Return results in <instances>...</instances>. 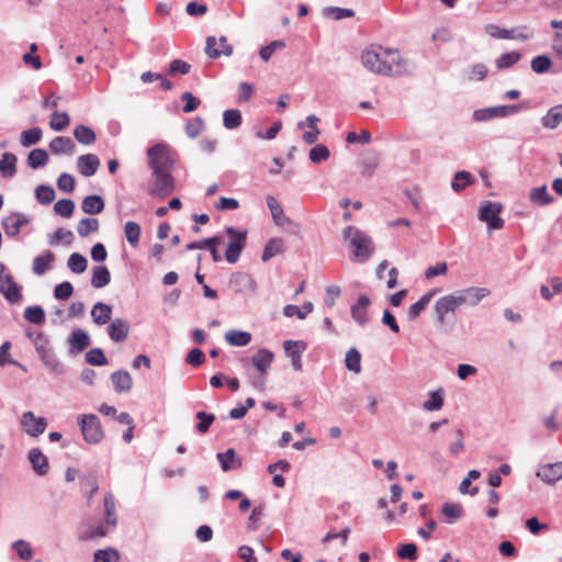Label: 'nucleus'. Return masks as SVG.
<instances>
[{
	"label": "nucleus",
	"mask_w": 562,
	"mask_h": 562,
	"mask_svg": "<svg viewBox=\"0 0 562 562\" xmlns=\"http://www.w3.org/2000/svg\"><path fill=\"white\" fill-rule=\"evenodd\" d=\"M104 506V520L108 526L115 527L117 525V517L115 514V501L112 493H106L103 499Z\"/></svg>",
	"instance_id": "37"
},
{
	"label": "nucleus",
	"mask_w": 562,
	"mask_h": 562,
	"mask_svg": "<svg viewBox=\"0 0 562 562\" xmlns=\"http://www.w3.org/2000/svg\"><path fill=\"white\" fill-rule=\"evenodd\" d=\"M24 318L35 325H41L45 322V312L42 306H29L24 311Z\"/></svg>",
	"instance_id": "56"
},
{
	"label": "nucleus",
	"mask_w": 562,
	"mask_h": 562,
	"mask_svg": "<svg viewBox=\"0 0 562 562\" xmlns=\"http://www.w3.org/2000/svg\"><path fill=\"white\" fill-rule=\"evenodd\" d=\"M243 122L239 110H226L223 113V124L227 130H234L240 126Z\"/></svg>",
	"instance_id": "57"
},
{
	"label": "nucleus",
	"mask_w": 562,
	"mask_h": 562,
	"mask_svg": "<svg viewBox=\"0 0 562 562\" xmlns=\"http://www.w3.org/2000/svg\"><path fill=\"white\" fill-rule=\"evenodd\" d=\"M68 342L70 345L69 353L78 355L90 346L91 339L86 330L81 328H76L71 331L68 338Z\"/></svg>",
	"instance_id": "16"
},
{
	"label": "nucleus",
	"mask_w": 562,
	"mask_h": 562,
	"mask_svg": "<svg viewBox=\"0 0 562 562\" xmlns=\"http://www.w3.org/2000/svg\"><path fill=\"white\" fill-rule=\"evenodd\" d=\"M361 63L364 68L374 74L383 75V72H387L386 70H391L390 68H383L384 59L383 49L381 47L379 52L374 49L363 50L361 54Z\"/></svg>",
	"instance_id": "10"
},
{
	"label": "nucleus",
	"mask_w": 562,
	"mask_h": 562,
	"mask_svg": "<svg viewBox=\"0 0 562 562\" xmlns=\"http://www.w3.org/2000/svg\"><path fill=\"white\" fill-rule=\"evenodd\" d=\"M314 308L312 302H305L302 307L293 304H288L283 308V314L286 317L296 316L300 319H304Z\"/></svg>",
	"instance_id": "45"
},
{
	"label": "nucleus",
	"mask_w": 562,
	"mask_h": 562,
	"mask_svg": "<svg viewBox=\"0 0 562 562\" xmlns=\"http://www.w3.org/2000/svg\"><path fill=\"white\" fill-rule=\"evenodd\" d=\"M463 304L477 305L484 297L490 295L491 291L487 288L471 286L456 292Z\"/></svg>",
	"instance_id": "19"
},
{
	"label": "nucleus",
	"mask_w": 562,
	"mask_h": 562,
	"mask_svg": "<svg viewBox=\"0 0 562 562\" xmlns=\"http://www.w3.org/2000/svg\"><path fill=\"white\" fill-rule=\"evenodd\" d=\"M21 424L25 432L32 437L42 435L47 426L44 417H36L33 412H25L22 415Z\"/></svg>",
	"instance_id": "12"
},
{
	"label": "nucleus",
	"mask_w": 562,
	"mask_h": 562,
	"mask_svg": "<svg viewBox=\"0 0 562 562\" xmlns=\"http://www.w3.org/2000/svg\"><path fill=\"white\" fill-rule=\"evenodd\" d=\"M530 201L533 204L544 206L554 201V198L548 192L547 186L533 188L529 194Z\"/></svg>",
	"instance_id": "40"
},
{
	"label": "nucleus",
	"mask_w": 562,
	"mask_h": 562,
	"mask_svg": "<svg viewBox=\"0 0 562 562\" xmlns=\"http://www.w3.org/2000/svg\"><path fill=\"white\" fill-rule=\"evenodd\" d=\"M436 291H429L425 293L416 303L412 304L407 311L408 321L416 319L420 313L427 307L430 303L431 297L434 296Z\"/></svg>",
	"instance_id": "38"
},
{
	"label": "nucleus",
	"mask_w": 562,
	"mask_h": 562,
	"mask_svg": "<svg viewBox=\"0 0 562 562\" xmlns=\"http://www.w3.org/2000/svg\"><path fill=\"white\" fill-rule=\"evenodd\" d=\"M43 137L41 127H32L30 130L22 131L20 135V143L23 147H31L37 144Z\"/></svg>",
	"instance_id": "48"
},
{
	"label": "nucleus",
	"mask_w": 562,
	"mask_h": 562,
	"mask_svg": "<svg viewBox=\"0 0 562 562\" xmlns=\"http://www.w3.org/2000/svg\"><path fill=\"white\" fill-rule=\"evenodd\" d=\"M383 68H390L387 72H383L384 76L389 77H401L409 72L408 61L404 59L397 49H383Z\"/></svg>",
	"instance_id": "5"
},
{
	"label": "nucleus",
	"mask_w": 562,
	"mask_h": 562,
	"mask_svg": "<svg viewBox=\"0 0 562 562\" xmlns=\"http://www.w3.org/2000/svg\"><path fill=\"white\" fill-rule=\"evenodd\" d=\"M267 206L271 212V216L277 224H281L282 220L285 218L283 209L273 195L267 196Z\"/></svg>",
	"instance_id": "60"
},
{
	"label": "nucleus",
	"mask_w": 562,
	"mask_h": 562,
	"mask_svg": "<svg viewBox=\"0 0 562 562\" xmlns=\"http://www.w3.org/2000/svg\"><path fill=\"white\" fill-rule=\"evenodd\" d=\"M78 425L86 442L95 445L103 439L101 422L95 414L79 415Z\"/></svg>",
	"instance_id": "3"
},
{
	"label": "nucleus",
	"mask_w": 562,
	"mask_h": 562,
	"mask_svg": "<svg viewBox=\"0 0 562 562\" xmlns=\"http://www.w3.org/2000/svg\"><path fill=\"white\" fill-rule=\"evenodd\" d=\"M105 206L104 200L101 195L91 194L86 196L81 202V210L90 215L100 214Z\"/></svg>",
	"instance_id": "28"
},
{
	"label": "nucleus",
	"mask_w": 562,
	"mask_h": 562,
	"mask_svg": "<svg viewBox=\"0 0 562 562\" xmlns=\"http://www.w3.org/2000/svg\"><path fill=\"white\" fill-rule=\"evenodd\" d=\"M329 155V149L325 145L317 144L310 150L308 158L313 164H321L328 159Z\"/></svg>",
	"instance_id": "61"
},
{
	"label": "nucleus",
	"mask_w": 562,
	"mask_h": 562,
	"mask_svg": "<svg viewBox=\"0 0 562 562\" xmlns=\"http://www.w3.org/2000/svg\"><path fill=\"white\" fill-rule=\"evenodd\" d=\"M205 53L213 59L220 58L222 55L231 56L233 54V46L228 44L225 36H221L218 40L214 36H207Z\"/></svg>",
	"instance_id": "11"
},
{
	"label": "nucleus",
	"mask_w": 562,
	"mask_h": 562,
	"mask_svg": "<svg viewBox=\"0 0 562 562\" xmlns=\"http://www.w3.org/2000/svg\"><path fill=\"white\" fill-rule=\"evenodd\" d=\"M55 261V255L47 250L33 259L32 270L35 274H44Z\"/></svg>",
	"instance_id": "32"
},
{
	"label": "nucleus",
	"mask_w": 562,
	"mask_h": 562,
	"mask_svg": "<svg viewBox=\"0 0 562 562\" xmlns=\"http://www.w3.org/2000/svg\"><path fill=\"white\" fill-rule=\"evenodd\" d=\"M346 368L349 371L359 373L361 371V355L355 347L350 348L346 353Z\"/></svg>",
	"instance_id": "54"
},
{
	"label": "nucleus",
	"mask_w": 562,
	"mask_h": 562,
	"mask_svg": "<svg viewBox=\"0 0 562 562\" xmlns=\"http://www.w3.org/2000/svg\"><path fill=\"white\" fill-rule=\"evenodd\" d=\"M521 58V54L518 52H510L502 54L496 60L497 69H507L518 63Z\"/></svg>",
	"instance_id": "55"
},
{
	"label": "nucleus",
	"mask_w": 562,
	"mask_h": 562,
	"mask_svg": "<svg viewBox=\"0 0 562 562\" xmlns=\"http://www.w3.org/2000/svg\"><path fill=\"white\" fill-rule=\"evenodd\" d=\"M537 476L548 485H554L562 479V462L543 464L537 471Z\"/></svg>",
	"instance_id": "15"
},
{
	"label": "nucleus",
	"mask_w": 562,
	"mask_h": 562,
	"mask_svg": "<svg viewBox=\"0 0 562 562\" xmlns=\"http://www.w3.org/2000/svg\"><path fill=\"white\" fill-rule=\"evenodd\" d=\"M485 32L495 38L499 40H517V41H528L533 37V31L530 30L527 25H521L517 27H513L510 30L499 27L495 24H487L485 26Z\"/></svg>",
	"instance_id": "4"
},
{
	"label": "nucleus",
	"mask_w": 562,
	"mask_h": 562,
	"mask_svg": "<svg viewBox=\"0 0 562 562\" xmlns=\"http://www.w3.org/2000/svg\"><path fill=\"white\" fill-rule=\"evenodd\" d=\"M86 361L91 366H105L108 359L101 348H92L86 353Z\"/></svg>",
	"instance_id": "62"
},
{
	"label": "nucleus",
	"mask_w": 562,
	"mask_h": 562,
	"mask_svg": "<svg viewBox=\"0 0 562 562\" xmlns=\"http://www.w3.org/2000/svg\"><path fill=\"white\" fill-rule=\"evenodd\" d=\"M18 158L13 153H3L0 159V175L2 178L10 179L16 173Z\"/></svg>",
	"instance_id": "27"
},
{
	"label": "nucleus",
	"mask_w": 562,
	"mask_h": 562,
	"mask_svg": "<svg viewBox=\"0 0 562 562\" xmlns=\"http://www.w3.org/2000/svg\"><path fill=\"white\" fill-rule=\"evenodd\" d=\"M527 108H528L527 101H522L517 104H503V105H496V106H488V108L475 110L473 112L472 117L475 122H486V121L497 119V117H507V116L518 113Z\"/></svg>",
	"instance_id": "2"
},
{
	"label": "nucleus",
	"mask_w": 562,
	"mask_h": 562,
	"mask_svg": "<svg viewBox=\"0 0 562 562\" xmlns=\"http://www.w3.org/2000/svg\"><path fill=\"white\" fill-rule=\"evenodd\" d=\"M112 306L98 302L91 310V316L97 325H104L111 321Z\"/></svg>",
	"instance_id": "31"
},
{
	"label": "nucleus",
	"mask_w": 562,
	"mask_h": 562,
	"mask_svg": "<svg viewBox=\"0 0 562 562\" xmlns=\"http://www.w3.org/2000/svg\"><path fill=\"white\" fill-rule=\"evenodd\" d=\"M40 358L45 364L46 369L49 371V373L58 376L64 375L66 373L65 366L56 357L53 349L42 355Z\"/></svg>",
	"instance_id": "29"
},
{
	"label": "nucleus",
	"mask_w": 562,
	"mask_h": 562,
	"mask_svg": "<svg viewBox=\"0 0 562 562\" xmlns=\"http://www.w3.org/2000/svg\"><path fill=\"white\" fill-rule=\"evenodd\" d=\"M27 166L32 169H38L48 162V154L43 148L32 149L26 159Z\"/></svg>",
	"instance_id": "39"
},
{
	"label": "nucleus",
	"mask_w": 562,
	"mask_h": 562,
	"mask_svg": "<svg viewBox=\"0 0 562 562\" xmlns=\"http://www.w3.org/2000/svg\"><path fill=\"white\" fill-rule=\"evenodd\" d=\"M282 251H283V241H282V239H280V238H271V239L268 240V243L266 244V246L263 248L261 260L263 262H267L271 258H273L274 256L281 254Z\"/></svg>",
	"instance_id": "46"
},
{
	"label": "nucleus",
	"mask_w": 562,
	"mask_h": 562,
	"mask_svg": "<svg viewBox=\"0 0 562 562\" xmlns=\"http://www.w3.org/2000/svg\"><path fill=\"white\" fill-rule=\"evenodd\" d=\"M99 229V221L94 217H83L78 222L77 232L79 236L87 237Z\"/></svg>",
	"instance_id": "50"
},
{
	"label": "nucleus",
	"mask_w": 562,
	"mask_h": 562,
	"mask_svg": "<svg viewBox=\"0 0 562 562\" xmlns=\"http://www.w3.org/2000/svg\"><path fill=\"white\" fill-rule=\"evenodd\" d=\"M74 136L82 145H91L97 139L94 131L83 124H79L75 127Z\"/></svg>",
	"instance_id": "43"
},
{
	"label": "nucleus",
	"mask_w": 562,
	"mask_h": 562,
	"mask_svg": "<svg viewBox=\"0 0 562 562\" xmlns=\"http://www.w3.org/2000/svg\"><path fill=\"white\" fill-rule=\"evenodd\" d=\"M49 149L54 155H72L76 150V144L68 136H56L50 140Z\"/></svg>",
	"instance_id": "23"
},
{
	"label": "nucleus",
	"mask_w": 562,
	"mask_h": 562,
	"mask_svg": "<svg viewBox=\"0 0 562 562\" xmlns=\"http://www.w3.org/2000/svg\"><path fill=\"white\" fill-rule=\"evenodd\" d=\"M462 305V300L459 299L457 293L445 295L438 299L435 303V321L437 325H443L446 317L450 313H454L456 310Z\"/></svg>",
	"instance_id": "7"
},
{
	"label": "nucleus",
	"mask_w": 562,
	"mask_h": 562,
	"mask_svg": "<svg viewBox=\"0 0 562 562\" xmlns=\"http://www.w3.org/2000/svg\"><path fill=\"white\" fill-rule=\"evenodd\" d=\"M474 182V177L465 170L458 171L451 182V188L454 192L459 193L468 186Z\"/></svg>",
	"instance_id": "47"
},
{
	"label": "nucleus",
	"mask_w": 562,
	"mask_h": 562,
	"mask_svg": "<svg viewBox=\"0 0 562 562\" xmlns=\"http://www.w3.org/2000/svg\"><path fill=\"white\" fill-rule=\"evenodd\" d=\"M75 203L70 199H61L54 205V211L57 215L69 218L74 214Z\"/></svg>",
	"instance_id": "58"
},
{
	"label": "nucleus",
	"mask_w": 562,
	"mask_h": 562,
	"mask_svg": "<svg viewBox=\"0 0 562 562\" xmlns=\"http://www.w3.org/2000/svg\"><path fill=\"white\" fill-rule=\"evenodd\" d=\"M153 176L155 178V186L150 190L151 195L162 199L175 190V179L169 169L155 168V170H153Z\"/></svg>",
	"instance_id": "9"
},
{
	"label": "nucleus",
	"mask_w": 562,
	"mask_h": 562,
	"mask_svg": "<svg viewBox=\"0 0 562 562\" xmlns=\"http://www.w3.org/2000/svg\"><path fill=\"white\" fill-rule=\"evenodd\" d=\"M274 355L268 349H259L252 357L251 363L261 374H266L268 369L271 367Z\"/></svg>",
	"instance_id": "24"
},
{
	"label": "nucleus",
	"mask_w": 562,
	"mask_h": 562,
	"mask_svg": "<svg viewBox=\"0 0 562 562\" xmlns=\"http://www.w3.org/2000/svg\"><path fill=\"white\" fill-rule=\"evenodd\" d=\"M5 288L1 289V292L7 301L10 303H18L22 300L21 286L14 281L12 274L4 277Z\"/></svg>",
	"instance_id": "25"
},
{
	"label": "nucleus",
	"mask_w": 562,
	"mask_h": 562,
	"mask_svg": "<svg viewBox=\"0 0 562 562\" xmlns=\"http://www.w3.org/2000/svg\"><path fill=\"white\" fill-rule=\"evenodd\" d=\"M100 166V159L94 154H85L78 157L77 168L78 171L85 177L95 175Z\"/></svg>",
	"instance_id": "21"
},
{
	"label": "nucleus",
	"mask_w": 562,
	"mask_h": 562,
	"mask_svg": "<svg viewBox=\"0 0 562 562\" xmlns=\"http://www.w3.org/2000/svg\"><path fill=\"white\" fill-rule=\"evenodd\" d=\"M55 195V190L52 186L40 184L35 189V198L43 205L50 204L54 201Z\"/></svg>",
	"instance_id": "52"
},
{
	"label": "nucleus",
	"mask_w": 562,
	"mask_h": 562,
	"mask_svg": "<svg viewBox=\"0 0 562 562\" xmlns=\"http://www.w3.org/2000/svg\"><path fill=\"white\" fill-rule=\"evenodd\" d=\"M283 348L286 355L291 358L292 368L295 371H302V352L306 349V344L302 340H285Z\"/></svg>",
	"instance_id": "14"
},
{
	"label": "nucleus",
	"mask_w": 562,
	"mask_h": 562,
	"mask_svg": "<svg viewBox=\"0 0 562 562\" xmlns=\"http://www.w3.org/2000/svg\"><path fill=\"white\" fill-rule=\"evenodd\" d=\"M445 392L442 389L431 391L429 398L423 403V408L427 412H435L443 406Z\"/></svg>",
	"instance_id": "44"
},
{
	"label": "nucleus",
	"mask_w": 562,
	"mask_h": 562,
	"mask_svg": "<svg viewBox=\"0 0 562 562\" xmlns=\"http://www.w3.org/2000/svg\"><path fill=\"white\" fill-rule=\"evenodd\" d=\"M370 305V299L367 295H360L357 302L351 306V317L353 321L364 327L369 323L368 307Z\"/></svg>",
	"instance_id": "17"
},
{
	"label": "nucleus",
	"mask_w": 562,
	"mask_h": 562,
	"mask_svg": "<svg viewBox=\"0 0 562 562\" xmlns=\"http://www.w3.org/2000/svg\"><path fill=\"white\" fill-rule=\"evenodd\" d=\"M87 266L88 261L86 257L79 252H72L67 260L69 270L78 274L85 272Z\"/></svg>",
	"instance_id": "51"
},
{
	"label": "nucleus",
	"mask_w": 562,
	"mask_h": 562,
	"mask_svg": "<svg viewBox=\"0 0 562 562\" xmlns=\"http://www.w3.org/2000/svg\"><path fill=\"white\" fill-rule=\"evenodd\" d=\"M111 282V273L105 266H95L92 269L91 284L95 289L106 286Z\"/></svg>",
	"instance_id": "35"
},
{
	"label": "nucleus",
	"mask_w": 562,
	"mask_h": 562,
	"mask_svg": "<svg viewBox=\"0 0 562 562\" xmlns=\"http://www.w3.org/2000/svg\"><path fill=\"white\" fill-rule=\"evenodd\" d=\"M342 236L349 241V247L360 261H366L372 256L374 250L372 239L364 232L355 226H347L342 231Z\"/></svg>",
	"instance_id": "1"
},
{
	"label": "nucleus",
	"mask_w": 562,
	"mask_h": 562,
	"mask_svg": "<svg viewBox=\"0 0 562 562\" xmlns=\"http://www.w3.org/2000/svg\"><path fill=\"white\" fill-rule=\"evenodd\" d=\"M69 115L66 112H54L49 126L56 132L64 131L69 125Z\"/></svg>",
	"instance_id": "59"
},
{
	"label": "nucleus",
	"mask_w": 562,
	"mask_h": 562,
	"mask_svg": "<svg viewBox=\"0 0 562 562\" xmlns=\"http://www.w3.org/2000/svg\"><path fill=\"white\" fill-rule=\"evenodd\" d=\"M217 459L221 463L223 471L228 472L241 465V461L236 458V452L233 448L227 449L225 452L217 453Z\"/></svg>",
	"instance_id": "33"
},
{
	"label": "nucleus",
	"mask_w": 562,
	"mask_h": 562,
	"mask_svg": "<svg viewBox=\"0 0 562 562\" xmlns=\"http://www.w3.org/2000/svg\"><path fill=\"white\" fill-rule=\"evenodd\" d=\"M29 461L32 465L33 471L43 476L47 474L49 470V463L47 457L42 452L40 448H33L29 451Z\"/></svg>",
	"instance_id": "22"
},
{
	"label": "nucleus",
	"mask_w": 562,
	"mask_h": 562,
	"mask_svg": "<svg viewBox=\"0 0 562 562\" xmlns=\"http://www.w3.org/2000/svg\"><path fill=\"white\" fill-rule=\"evenodd\" d=\"M29 223L30 217L20 212H14L2 220L4 233L10 237L18 236L21 228Z\"/></svg>",
	"instance_id": "13"
},
{
	"label": "nucleus",
	"mask_w": 562,
	"mask_h": 562,
	"mask_svg": "<svg viewBox=\"0 0 562 562\" xmlns=\"http://www.w3.org/2000/svg\"><path fill=\"white\" fill-rule=\"evenodd\" d=\"M140 232H142V228L138 223L133 222V221H128L125 223L124 234H125V237H126L128 244L132 247H136L138 245Z\"/></svg>",
	"instance_id": "49"
},
{
	"label": "nucleus",
	"mask_w": 562,
	"mask_h": 562,
	"mask_svg": "<svg viewBox=\"0 0 562 562\" xmlns=\"http://www.w3.org/2000/svg\"><path fill=\"white\" fill-rule=\"evenodd\" d=\"M229 285L236 292H254L256 290V281L246 272H235L229 279Z\"/></svg>",
	"instance_id": "18"
},
{
	"label": "nucleus",
	"mask_w": 562,
	"mask_h": 562,
	"mask_svg": "<svg viewBox=\"0 0 562 562\" xmlns=\"http://www.w3.org/2000/svg\"><path fill=\"white\" fill-rule=\"evenodd\" d=\"M562 123V104L550 108L546 115L541 117V124L544 128L555 130Z\"/></svg>",
	"instance_id": "30"
},
{
	"label": "nucleus",
	"mask_w": 562,
	"mask_h": 562,
	"mask_svg": "<svg viewBox=\"0 0 562 562\" xmlns=\"http://www.w3.org/2000/svg\"><path fill=\"white\" fill-rule=\"evenodd\" d=\"M360 173L363 177H371L379 166V157L375 153L366 154L359 161Z\"/></svg>",
	"instance_id": "34"
},
{
	"label": "nucleus",
	"mask_w": 562,
	"mask_h": 562,
	"mask_svg": "<svg viewBox=\"0 0 562 562\" xmlns=\"http://www.w3.org/2000/svg\"><path fill=\"white\" fill-rule=\"evenodd\" d=\"M225 339L231 346L244 347L251 341V334L243 330H228L225 334Z\"/></svg>",
	"instance_id": "41"
},
{
	"label": "nucleus",
	"mask_w": 562,
	"mask_h": 562,
	"mask_svg": "<svg viewBox=\"0 0 562 562\" xmlns=\"http://www.w3.org/2000/svg\"><path fill=\"white\" fill-rule=\"evenodd\" d=\"M148 164L151 170L169 169L173 165L169 149L165 144H156L147 148Z\"/></svg>",
	"instance_id": "8"
},
{
	"label": "nucleus",
	"mask_w": 562,
	"mask_h": 562,
	"mask_svg": "<svg viewBox=\"0 0 562 562\" xmlns=\"http://www.w3.org/2000/svg\"><path fill=\"white\" fill-rule=\"evenodd\" d=\"M441 513L446 517V522L452 524L463 517L464 509L461 504L447 502L442 505Z\"/></svg>",
	"instance_id": "42"
},
{
	"label": "nucleus",
	"mask_w": 562,
	"mask_h": 562,
	"mask_svg": "<svg viewBox=\"0 0 562 562\" xmlns=\"http://www.w3.org/2000/svg\"><path fill=\"white\" fill-rule=\"evenodd\" d=\"M108 531V527L104 524L99 522L97 525L88 526L86 529L80 531L79 539L82 541L94 540L97 538L105 537Z\"/></svg>",
	"instance_id": "36"
},
{
	"label": "nucleus",
	"mask_w": 562,
	"mask_h": 562,
	"mask_svg": "<svg viewBox=\"0 0 562 562\" xmlns=\"http://www.w3.org/2000/svg\"><path fill=\"white\" fill-rule=\"evenodd\" d=\"M130 333V325L123 318H114L108 326V335L114 342L124 341Z\"/></svg>",
	"instance_id": "20"
},
{
	"label": "nucleus",
	"mask_w": 562,
	"mask_h": 562,
	"mask_svg": "<svg viewBox=\"0 0 562 562\" xmlns=\"http://www.w3.org/2000/svg\"><path fill=\"white\" fill-rule=\"evenodd\" d=\"M112 558H114V562L120 559V554L116 549H100L94 552L93 562H112Z\"/></svg>",
	"instance_id": "64"
},
{
	"label": "nucleus",
	"mask_w": 562,
	"mask_h": 562,
	"mask_svg": "<svg viewBox=\"0 0 562 562\" xmlns=\"http://www.w3.org/2000/svg\"><path fill=\"white\" fill-rule=\"evenodd\" d=\"M552 65V61L547 55H539L532 58L531 60V69L536 74H544L547 72Z\"/></svg>",
	"instance_id": "63"
},
{
	"label": "nucleus",
	"mask_w": 562,
	"mask_h": 562,
	"mask_svg": "<svg viewBox=\"0 0 562 562\" xmlns=\"http://www.w3.org/2000/svg\"><path fill=\"white\" fill-rule=\"evenodd\" d=\"M503 205L499 202L486 201L480 207L479 220L485 222L490 231L503 228L505 222L499 217Z\"/></svg>",
	"instance_id": "6"
},
{
	"label": "nucleus",
	"mask_w": 562,
	"mask_h": 562,
	"mask_svg": "<svg viewBox=\"0 0 562 562\" xmlns=\"http://www.w3.org/2000/svg\"><path fill=\"white\" fill-rule=\"evenodd\" d=\"M323 15L333 20H341L345 18L355 16L352 9L339 8V7H325L323 9Z\"/></svg>",
	"instance_id": "53"
},
{
	"label": "nucleus",
	"mask_w": 562,
	"mask_h": 562,
	"mask_svg": "<svg viewBox=\"0 0 562 562\" xmlns=\"http://www.w3.org/2000/svg\"><path fill=\"white\" fill-rule=\"evenodd\" d=\"M111 381L117 393L128 392L133 386L131 374L125 370H119L111 374Z\"/></svg>",
	"instance_id": "26"
}]
</instances>
